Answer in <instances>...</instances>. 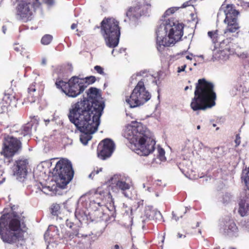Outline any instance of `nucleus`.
<instances>
[{
	"mask_svg": "<svg viewBox=\"0 0 249 249\" xmlns=\"http://www.w3.org/2000/svg\"><path fill=\"white\" fill-rule=\"evenodd\" d=\"M132 187V184L131 181H127L126 179L122 178L116 181L113 189L121 191L124 196L128 197L129 195L127 193Z\"/></svg>",
	"mask_w": 249,
	"mask_h": 249,
	"instance_id": "obj_19",
	"label": "nucleus"
},
{
	"mask_svg": "<svg viewBox=\"0 0 249 249\" xmlns=\"http://www.w3.org/2000/svg\"><path fill=\"white\" fill-rule=\"evenodd\" d=\"M88 236V235L87 234H81V237H84L86 238Z\"/></svg>",
	"mask_w": 249,
	"mask_h": 249,
	"instance_id": "obj_44",
	"label": "nucleus"
},
{
	"mask_svg": "<svg viewBox=\"0 0 249 249\" xmlns=\"http://www.w3.org/2000/svg\"><path fill=\"white\" fill-rule=\"evenodd\" d=\"M102 169L101 168L100 169H97V170H94L89 175V177L92 178L95 175L98 174L100 172H101Z\"/></svg>",
	"mask_w": 249,
	"mask_h": 249,
	"instance_id": "obj_35",
	"label": "nucleus"
},
{
	"mask_svg": "<svg viewBox=\"0 0 249 249\" xmlns=\"http://www.w3.org/2000/svg\"><path fill=\"white\" fill-rule=\"evenodd\" d=\"M68 117L70 121L83 133L80 135V140L84 145H86L92 138L90 135L97 130L100 123V120L94 119L91 117L88 118V117L86 116H84V119H81L80 115L78 114L71 113L69 114Z\"/></svg>",
	"mask_w": 249,
	"mask_h": 249,
	"instance_id": "obj_6",
	"label": "nucleus"
},
{
	"mask_svg": "<svg viewBox=\"0 0 249 249\" xmlns=\"http://www.w3.org/2000/svg\"><path fill=\"white\" fill-rule=\"evenodd\" d=\"M15 127H11L10 133L4 138L2 150L0 154L7 159L12 158L16 154L18 153L22 148L21 139H18Z\"/></svg>",
	"mask_w": 249,
	"mask_h": 249,
	"instance_id": "obj_10",
	"label": "nucleus"
},
{
	"mask_svg": "<svg viewBox=\"0 0 249 249\" xmlns=\"http://www.w3.org/2000/svg\"><path fill=\"white\" fill-rule=\"evenodd\" d=\"M87 97H83L80 101L71 106L69 113L78 114L80 118L84 116L100 120L105 107L104 103L101 100L99 90L94 87L90 88L87 91Z\"/></svg>",
	"mask_w": 249,
	"mask_h": 249,
	"instance_id": "obj_2",
	"label": "nucleus"
},
{
	"mask_svg": "<svg viewBox=\"0 0 249 249\" xmlns=\"http://www.w3.org/2000/svg\"><path fill=\"white\" fill-rule=\"evenodd\" d=\"M52 174L57 185L61 188H65L73 177L74 171L71 162L68 160H60L53 168Z\"/></svg>",
	"mask_w": 249,
	"mask_h": 249,
	"instance_id": "obj_8",
	"label": "nucleus"
},
{
	"mask_svg": "<svg viewBox=\"0 0 249 249\" xmlns=\"http://www.w3.org/2000/svg\"><path fill=\"white\" fill-rule=\"evenodd\" d=\"M186 58H187V59H191V58H190V57H189V56H186Z\"/></svg>",
	"mask_w": 249,
	"mask_h": 249,
	"instance_id": "obj_47",
	"label": "nucleus"
},
{
	"mask_svg": "<svg viewBox=\"0 0 249 249\" xmlns=\"http://www.w3.org/2000/svg\"><path fill=\"white\" fill-rule=\"evenodd\" d=\"M43 1L48 4H52L53 3V0H42Z\"/></svg>",
	"mask_w": 249,
	"mask_h": 249,
	"instance_id": "obj_38",
	"label": "nucleus"
},
{
	"mask_svg": "<svg viewBox=\"0 0 249 249\" xmlns=\"http://www.w3.org/2000/svg\"><path fill=\"white\" fill-rule=\"evenodd\" d=\"M5 178H2L1 180H0V184L2 183L5 181Z\"/></svg>",
	"mask_w": 249,
	"mask_h": 249,
	"instance_id": "obj_43",
	"label": "nucleus"
},
{
	"mask_svg": "<svg viewBox=\"0 0 249 249\" xmlns=\"http://www.w3.org/2000/svg\"><path fill=\"white\" fill-rule=\"evenodd\" d=\"M53 36L50 35H45L41 38V42L43 45H48L52 41Z\"/></svg>",
	"mask_w": 249,
	"mask_h": 249,
	"instance_id": "obj_28",
	"label": "nucleus"
},
{
	"mask_svg": "<svg viewBox=\"0 0 249 249\" xmlns=\"http://www.w3.org/2000/svg\"><path fill=\"white\" fill-rule=\"evenodd\" d=\"M234 142L236 144L235 145V146L236 147L240 145V144L241 143V137L239 134L236 135Z\"/></svg>",
	"mask_w": 249,
	"mask_h": 249,
	"instance_id": "obj_34",
	"label": "nucleus"
},
{
	"mask_svg": "<svg viewBox=\"0 0 249 249\" xmlns=\"http://www.w3.org/2000/svg\"><path fill=\"white\" fill-rule=\"evenodd\" d=\"M178 235H179V237H181V235H179V234H178Z\"/></svg>",
	"mask_w": 249,
	"mask_h": 249,
	"instance_id": "obj_49",
	"label": "nucleus"
},
{
	"mask_svg": "<svg viewBox=\"0 0 249 249\" xmlns=\"http://www.w3.org/2000/svg\"><path fill=\"white\" fill-rule=\"evenodd\" d=\"M184 25L174 18L165 19L156 31V47L163 53L166 47L173 46L179 41L183 35Z\"/></svg>",
	"mask_w": 249,
	"mask_h": 249,
	"instance_id": "obj_3",
	"label": "nucleus"
},
{
	"mask_svg": "<svg viewBox=\"0 0 249 249\" xmlns=\"http://www.w3.org/2000/svg\"><path fill=\"white\" fill-rule=\"evenodd\" d=\"M139 124H140V123H139ZM138 124L137 125H138ZM137 126V125H136V126H135V127H133V128H132V129L131 131H132L133 129L134 128H135ZM131 134H132V136H131V135H130V137H130V138H128V139H129V140H130V138H131L132 137V135H132V132H131ZM130 142H131V140H130Z\"/></svg>",
	"mask_w": 249,
	"mask_h": 249,
	"instance_id": "obj_42",
	"label": "nucleus"
},
{
	"mask_svg": "<svg viewBox=\"0 0 249 249\" xmlns=\"http://www.w3.org/2000/svg\"><path fill=\"white\" fill-rule=\"evenodd\" d=\"M238 231V228L232 219L226 221L224 228V232L226 235H233Z\"/></svg>",
	"mask_w": 249,
	"mask_h": 249,
	"instance_id": "obj_22",
	"label": "nucleus"
},
{
	"mask_svg": "<svg viewBox=\"0 0 249 249\" xmlns=\"http://www.w3.org/2000/svg\"><path fill=\"white\" fill-rule=\"evenodd\" d=\"M14 205L7 212L4 209L0 217V236L4 243L16 244V249H27L23 233L27 227L23 212Z\"/></svg>",
	"mask_w": 249,
	"mask_h": 249,
	"instance_id": "obj_1",
	"label": "nucleus"
},
{
	"mask_svg": "<svg viewBox=\"0 0 249 249\" xmlns=\"http://www.w3.org/2000/svg\"><path fill=\"white\" fill-rule=\"evenodd\" d=\"M132 132V137L130 139L132 143L138 145L139 148L136 150L138 154L147 156L154 151L156 142L149 136L142 124H138Z\"/></svg>",
	"mask_w": 249,
	"mask_h": 249,
	"instance_id": "obj_5",
	"label": "nucleus"
},
{
	"mask_svg": "<svg viewBox=\"0 0 249 249\" xmlns=\"http://www.w3.org/2000/svg\"><path fill=\"white\" fill-rule=\"evenodd\" d=\"M150 98L151 95L146 90L144 82L140 80L135 87L130 96L127 97L125 101L130 107H135L143 104Z\"/></svg>",
	"mask_w": 249,
	"mask_h": 249,
	"instance_id": "obj_12",
	"label": "nucleus"
},
{
	"mask_svg": "<svg viewBox=\"0 0 249 249\" xmlns=\"http://www.w3.org/2000/svg\"><path fill=\"white\" fill-rule=\"evenodd\" d=\"M27 160H18L16 161L13 168L14 175L18 178H25L27 174Z\"/></svg>",
	"mask_w": 249,
	"mask_h": 249,
	"instance_id": "obj_17",
	"label": "nucleus"
},
{
	"mask_svg": "<svg viewBox=\"0 0 249 249\" xmlns=\"http://www.w3.org/2000/svg\"><path fill=\"white\" fill-rule=\"evenodd\" d=\"M96 199L93 202L97 204L99 206L103 205L102 203L106 201L107 197L108 198L111 197L109 191L107 189H104L101 187H98L95 192Z\"/></svg>",
	"mask_w": 249,
	"mask_h": 249,
	"instance_id": "obj_18",
	"label": "nucleus"
},
{
	"mask_svg": "<svg viewBox=\"0 0 249 249\" xmlns=\"http://www.w3.org/2000/svg\"><path fill=\"white\" fill-rule=\"evenodd\" d=\"M158 156L160 160L161 161H163L165 159V157L164 156L165 151L164 149L162 148H159L158 149Z\"/></svg>",
	"mask_w": 249,
	"mask_h": 249,
	"instance_id": "obj_31",
	"label": "nucleus"
},
{
	"mask_svg": "<svg viewBox=\"0 0 249 249\" xmlns=\"http://www.w3.org/2000/svg\"><path fill=\"white\" fill-rule=\"evenodd\" d=\"M200 128V125H197V129H199Z\"/></svg>",
	"mask_w": 249,
	"mask_h": 249,
	"instance_id": "obj_45",
	"label": "nucleus"
},
{
	"mask_svg": "<svg viewBox=\"0 0 249 249\" xmlns=\"http://www.w3.org/2000/svg\"><path fill=\"white\" fill-rule=\"evenodd\" d=\"M77 27V24L76 23H72L71 25V29L73 30L76 28Z\"/></svg>",
	"mask_w": 249,
	"mask_h": 249,
	"instance_id": "obj_39",
	"label": "nucleus"
},
{
	"mask_svg": "<svg viewBox=\"0 0 249 249\" xmlns=\"http://www.w3.org/2000/svg\"><path fill=\"white\" fill-rule=\"evenodd\" d=\"M66 224L71 229V231L66 232L64 235L65 238L71 240L75 237H79L80 226L79 225L74 224L71 219H69L66 220Z\"/></svg>",
	"mask_w": 249,
	"mask_h": 249,
	"instance_id": "obj_20",
	"label": "nucleus"
},
{
	"mask_svg": "<svg viewBox=\"0 0 249 249\" xmlns=\"http://www.w3.org/2000/svg\"><path fill=\"white\" fill-rule=\"evenodd\" d=\"M179 7H173L168 8L164 14V17L165 18L167 16H169L173 14H174L175 12L178 10Z\"/></svg>",
	"mask_w": 249,
	"mask_h": 249,
	"instance_id": "obj_29",
	"label": "nucleus"
},
{
	"mask_svg": "<svg viewBox=\"0 0 249 249\" xmlns=\"http://www.w3.org/2000/svg\"><path fill=\"white\" fill-rule=\"evenodd\" d=\"M219 11L223 12L226 16L224 21L227 24V26L224 30V35L227 36L228 33L237 32L240 28L237 22V17L239 12L234 8L233 5L223 4Z\"/></svg>",
	"mask_w": 249,
	"mask_h": 249,
	"instance_id": "obj_11",
	"label": "nucleus"
},
{
	"mask_svg": "<svg viewBox=\"0 0 249 249\" xmlns=\"http://www.w3.org/2000/svg\"><path fill=\"white\" fill-rule=\"evenodd\" d=\"M230 249H236L235 248H233V247H231L230 248Z\"/></svg>",
	"mask_w": 249,
	"mask_h": 249,
	"instance_id": "obj_48",
	"label": "nucleus"
},
{
	"mask_svg": "<svg viewBox=\"0 0 249 249\" xmlns=\"http://www.w3.org/2000/svg\"><path fill=\"white\" fill-rule=\"evenodd\" d=\"M114 143L109 139L102 140L97 147L98 157L102 160H106L112 154L114 149Z\"/></svg>",
	"mask_w": 249,
	"mask_h": 249,
	"instance_id": "obj_14",
	"label": "nucleus"
},
{
	"mask_svg": "<svg viewBox=\"0 0 249 249\" xmlns=\"http://www.w3.org/2000/svg\"><path fill=\"white\" fill-rule=\"evenodd\" d=\"M100 28L106 45L111 48L117 46L121 35L119 22L113 18H105L100 23Z\"/></svg>",
	"mask_w": 249,
	"mask_h": 249,
	"instance_id": "obj_7",
	"label": "nucleus"
},
{
	"mask_svg": "<svg viewBox=\"0 0 249 249\" xmlns=\"http://www.w3.org/2000/svg\"><path fill=\"white\" fill-rule=\"evenodd\" d=\"M192 86H190V87L189 86H186L185 89H184V90L185 91H186L187 89H192Z\"/></svg>",
	"mask_w": 249,
	"mask_h": 249,
	"instance_id": "obj_41",
	"label": "nucleus"
},
{
	"mask_svg": "<svg viewBox=\"0 0 249 249\" xmlns=\"http://www.w3.org/2000/svg\"><path fill=\"white\" fill-rule=\"evenodd\" d=\"M56 87L61 89L67 96L74 98L81 94L86 89L78 76H73L66 82L58 78L55 82Z\"/></svg>",
	"mask_w": 249,
	"mask_h": 249,
	"instance_id": "obj_9",
	"label": "nucleus"
},
{
	"mask_svg": "<svg viewBox=\"0 0 249 249\" xmlns=\"http://www.w3.org/2000/svg\"><path fill=\"white\" fill-rule=\"evenodd\" d=\"M14 50L18 53H19L22 56H27V52L25 48L18 43H15L14 45Z\"/></svg>",
	"mask_w": 249,
	"mask_h": 249,
	"instance_id": "obj_26",
	"label": "nucleus"
},
{
	"mask_svg": "<svg viewBox=\"0 0 249 249\" xmlns=\"http://www.w3.org/2000/svg\"><path fill=\"white\" fill-rule=\"evenodd\" d=\"M145 5L148 7L151 6L150 3L146 2L145 4L142 5L138 2L137 5L129 7L126 11L125 15L129 20L132 21H137L140 17L144 14L142 8Z\"/></svg>",
	"mask_w": 249,
	"mask_h": 249,
	"instance_id": "obj_16",
	"label": "nucleus"
},
{
	"mask_svg": "<svg viewBox=\"0 0 249 249\" xmlns=\"http://www.w3.org/2000/svg\"><path fill=\"white\" fill-rule=\"evenodd\" d=\"M167 48V47H166L165 50H164V51L166 50V49H167V50H168V48Z\"/></svg>",
	"mask_w": 249,
	"mask_h": 249,
	"instance_id": "obj_50",
	"label": "nucleus"
},
{
	"mask_svg": "<svg viewBox=\"0 0 249 249\" xmlns=\"http://www.w3.org/2000/svg\"><path fill=\"white\" fill-rule=\"evenodd\" d=\"M110 249H120V246L116 244L112 247Z\"/></svg>",
	"mask_w": 249,
	"mask_h": 249,
	"instance_id": "obj_40",
	"label": "nucleus"
},
{
	"mask_svg": "<svg viewBox=\"0 0 249 249\" xmlns=\"http://www.w3.org/2000/svg\"><path fill=\"white\" fill-rule=\"evenodd\" d=\"M60 209V206L58 205H54L52 206V213L53 215H56L57 212L59 211Z\"/></svg>",
	"mask_w": 249,
	"mask_h": 249,
	"instance_id": "obj_32",
	"label": "nucleus"
},
{
	"mask_svg": "<svg viewBox=\"0 0 249 249\" xmlns=\"http://www.w3.org/2000/svg\"><path fill=\"white\" fill-rule=\"evenodd\" d=\"M216 98L213 84L204 78L199 79L196 84L191 108L194 111L205 110L215 106Z\"/></svg>",
	"mask_w": 249,
	"mask_h": 249,
	"instance_id": "obj_4",
	"label": "nucleus"
},
{
	"mask_svg": "<svg viewBox=\"0 0 249 249\" xmlns=\"http://www.w3.org/2000/svg\"><path fill=\"white\" fill-rule=\"evenodd\" d=\"M208 36L211 38L213 43L220 42V36L219 35L217 30L209 31L208 32Z\"/></svg>",
	"mask_w": 249,
	"mask_h": 249,
	"instance_id": "obj_25",
	"label": "nucleus"
},
{
	"mask_svg": "<svg viewBox=\"0 0 249 249\" xmlns=\"http://www.w3.org/2000/svg\"><path fill=\"white\" fill-rule=\"evenodd\" d=\"M144 203V200H140L138 202V207H142Z\"/></svg>",
	"mask_w": 249,
	"mask_h": 249,
	"instance_id": "obj_37",
	"label": "nucleus"
},
{
	"mask_svg": "<svg viewBox=\"0 0 249 249\" xmlns=\"http://www.w3.org/2000/svg\"><path fill=\"white\" fill-rule=\"evenodd\" d=\"M40 5L39 0H33L32 2L27 0L18 1L15 9L17 19L23 22L31 20L33 14L32 8L35 10Z\"/></svg>",
	"mask_w": 249,
	"mask_h": 249,
	"instance_id": "obj_13",
	"label": "nucleus"
},
{
	"mask_svg": "<svg viewBox=\"0 0 249 249\" xmlns=\"http://www.w3.org/2000/svg\"><path fill=\"white\" fill-rule=\"evenodd\" d=\"M81 80L84 83V86H85L86 88L88 85L94 83L96 79L94 76H89L85 78H81Z\"/></svg>",
	"mask_w": 249,
	"mask_h": 249,
	"instance_id": "obj_27",
	"label": "nucleus"
},
{
	"mask_svg": "<svg viewBox=\"0 0 249 249\" xmlns=\"http://www.w3.org/2000/svg\"><path fill=\"white\" fill-rule=\"evenodd\" d=\"M131 249H137L135 247H134V246H133Z\"/></svg>",
	"mask_w": 249,
	"mask_h": 249,
	"instance_id": "obj_46",
	"label": "nucleus"
},
{
	"mask_svg": "<svg viewBox=\"0 0 249 249\" xmlns=\"http://www.w3.org/2000/svg\"><path fill=\"white\" fill-rule=\"evenodd\" d=\"M1 103L0 102V107H1Z\"/></svg>",
	"mask_w": 249,
	"mask_h": 249,
	"instance_id": "obj_51",
	"label": "nucleus"
},
{
	"mask_svg": "<svg viewBox=\"0 0 249 249\" xmlns=\"http://www.w3.org/2000/svg\"><path fill=\"white\" fill-rule=\"evenodd\" d=\"M195 0H188L185 2H184L182 6L181 7L182 8H185L187 6H193V3L194 2H195Z\"/></svg>",
	"mask_w": 249,
	"mask_h": 249,
	"instance_id": "obj_33",
	"label": "nucleus"
},
{
	"mask_svg": "<svg viewBox=\"0 0 249 249\" xmlns=\"http://www.w3.org/2000/svg\"><path fill=\"white\" fill-rule=\"evenodd\" d=\"M12 127L16 128V132L15 133H17L18 139H22L23 137L31 134L32 125L31 124H27L21 128H19L17 125H14Z\"/></svg>",
	"mask_w": 249,
	"mask_h": 249,
	"instance_id": "obj_21",
	"label": "nucleus"
},
{
	"mask_svg": "<svg viewBox=\"0 0 249 249\" xmlns=\"http://www.w3.org/2000/svg\"><path fill=\"white\" fill-rule=\"evenodd\" d=\"M15 98L12 94L8 93L4 94L1 103V108L2 107H7L11 106L13 102H15Z\"/></svg>",
	"mask_w": 249,
	"mask_h": 249,
	"instance_id": "obj_23",
	"label": "nucleus"
},
{
	"mask_svg": "<svg viewBox=\"0 0 249 249\" xmlns=\"http://www.w3.org/2000/svg\"><path fill=\"white\" fill-rule=\"evenodd\" d=\"M186 68V65H184L182 66L181 67H178V72H180L181 71H184Z\"/></svg>",
	"mask_w": 249,
	"mask_h": 249,
	"instance_id": "obj_36",
	"label": "nucleus"
},
{
	"mask_svg": "<svg viewBox=\"0 0 249 249\" xmlns=\"http://www.w3.org/2000/svg\"><path fill=\"white\" fill-rule=\"evenodd\" d=\"M44 89V85L34 82L28 88V99L31 103L35 102L39 100L43 94Z\"/></svg>",
	"mask_w": 249,
	"mask_h": 249,
	"instance_id": "obj_15",
	"label": "nucleus"
},
{
	"mask_svg": "<svg viewBox=\"0 0 249 249\" xmlns=\"http://www.w3.org/2000/svg\"><path fill=\"white\" fill-rule=\"evenodd\" d=\"M94 70L96 71L98 74L102 75H105L106 73L104 71V69L103 67L100 66L96 65L94 66Z\"/></svg>",
	"mask_w": 249,
	"mask_h": 249,
	"instance_id": "obj_30",
	"label": "nucleus"
},
{
	"mask_svg": "<svg viewBox=\"0 0 249 249\" xmlns=\"http://www.w3.org/2000/svg\"><path fill=\"white\" fill-rule=\"evenodd\" d=\"M239 208L238 212L239 214L242 216L246 215L248 212L249 208L248 204L246 203V200L241 199L239 203Z\"/></svg>",
	"mask_w": 249,
	"mask_h": 249,
	"instance_id": "obj_24",
	"label": "nucleus"
}]
</instances>
